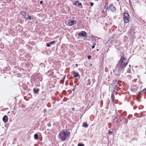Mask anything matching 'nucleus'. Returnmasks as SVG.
<instances>
[{"label": "nucleus", "mask_w": 146, "mask_h": 146, "mask_svg": "<svg viewBox=\"0 0 146 146\" xmlns=\"http://www.w3.org/2000/svg\"><path fill=\"white\" fill-rule=\"evenodd\" d=\"M76 67H77L78 66V64H76Z\"/></svg>", "instance_id": "36"}, {"label": "nucleus", "mask_w": 146, "mask_h": 146, "mask_svg": "<svg viewBox=\"0 0 146 146\" xmlns=\"http://www.w3.org/2000/svg\"><path fill=\"white\" fill-rule=\"evenodd\" d=\"M113 132L111 131H109L108 132V134L109 135L112 134H113Z\"/></svg>", "instance_id": "25"}, {"label": "nucleus", "mask_w": 146, "mask_h": 146, "mask_svg": "<svg viewBox=\"0 0 146 146\" xmlns=\"http://www.w3.org/2000/svg\"><path fill=\"white\" fill-rule=\"evenodd\" d=\"M76 20H70L68 23V24L70 26H71L76 24Z\"/></svg>", "instance_id": "7"}, {"label": "nucleus", "mask_w": 146, "mask_h": 146, "mask_svg": "<svg viewBox=\"0 0 146 146\" xmlns=\"http://www.w3.org/2000/svg\"><path fill=\"white\" fill-rule=\"evenodd\" d=\"M106 10H109V9H110L109 8V7H107L106 8Z\"/></svg>", "instance_id": "35"}, {"label": "nucleus", "mask_w": 146, "mask_h": 146, "mask_svg": "<svg viewBox=\"0 0 146 146\" xmlns=\"http://www.w3.org/2000/svg\"><path fill=\"white\" fill-rule=\"evenodd\" d=\"M90 5L92 6H93V5L94 3H90Z\"/></svg>", "instance_id": "32"}, {"label": "nucleus", "mask_w": 146, "mask_h": 146, "mask_svg": "<svg viewBox=\"0 0 146 146\" xmlns=\"http://www.w3.org/2000/svg\"><path fill=\"white\" fill-rule=\"evenodd\" d=\"M109 8L110 9L111 11H113V10H115V8L113 6L111 5L109 7Z\"/></svg>", "instance_id": "15"}, {"label": "nucleus", "mask_w": 146, "mask_h": 146, "mask_svg": "<svg viewBox=\"0 0 146 146\" xmlns=\"http://www.w3.org/2000/svg\"><path fill=\"white\" fill-rule=\"evenodd\" d=\"M78 36H80L86 38L87 37V34H86V32L85 31H82L78 33Z\"/></svg>", "instance_id": "5"}, {"label": "nucleus", "mask_w": 146, "mask_h": 146, "mask_svg": "<svg viewBox=\"0 0 146 146\" xmlns=\"http://www.w3.org/2000/svg\"><path fill=\"white\" fill-rule=\"evenodd\" d=\"M72 74L73 75L74 77L75 78H78L79 79L80 78V75L77 72H76L74 71H72L71 72Z\"/></svg>", "instance_id": "6"}, {"label": "nucleus", "mask_w": 146, "mask_h": 146, "mask_svg": "<svg viewBox=\"0 0 146 146\" xmlns=\"http://www.w3.org/2000/svg\"><path fill=\"white\" fill-rule=\"evenodd\" d=\"M129 67L131 66V64H129Z\"/></svg>", "instance_id": "37"}, {"label": "nucleus", "mask_w": 146, "mask_h": 146, "mask_svg": "<svg viewBox=\"0 0 146 146\" xmlns=\"http://www.w3.org/2000/svg\"><path fill=\"white\" fill-rule=\"evenodd\" d=\"M34 138L35 139H38V135L37 134H35L34 135Z\"/></svg>", "instance_id": "19"}, {"label": "nucleus", "mask_w": 146, "mask_h": 146, "mask_svg": "<svg viewBox=\"0 0 146 146\" xmlns=\"http://www.w3.org/2000/svg\"><path fill=\"white\" fill-rule=\"evenodd\" d=\"M27 14H28L23 11H22L20 13V14L24 16L25 18H26V19H27Z\"/></svg>", "instance_id": "13"}, {"label": "nucleus", "mask_w": 146, "mask_h": 146, "mask_svg": "<svg viewBox=\"0 0 146 146\" xmlns=\"http://www.w3.org/2000/svg\"><path fill=\"white\" fill-rule=\"evenodd\" d=\"M65 76H64V77H63V78H62V80H64L65 79Z\"/></svg>", "instance_id": "31"}, {"label": "nucleus", "mask_w": 146, "mask_h": 146, "mask_svg": "<svg viewBox=\"0 0 146 146\" xmlns=\"http://www.w3.org/2000/svg\"><path fill=\"white\" fill-rule=\"evenodd\" d=\"M48 73H52V74H53V72L52 71H48Z\"/></svg>", "instance_id": "30"}, {"label": "nucleus", "mask_w": 146, "mask_h": 146, "mask_svg": "<svg viewBox=\"0 0 146 146\" xmlns=\"http://www.w3.org/2000/svg\"><path fill=\"white\" fill-rule=\"evenodd\" d=\"M44 112H45L46 111V110L45 109H44Z\"/></svg>", "instance_id": "33"}, {"label": "nucleus", "mask_w": 146, "mask_h": 146, "mask_svg": "<svg viewBox=\"0 0 146 146\" xmlns=\"http://www.w3.org/2000/svg\"><path fill=\"white\" fill-rule=\"evenodd\" d=\"M27 19H29L30 20H31L32 18V17L31 16H29L28 14H27Z\"/></svg>", "instance_id": "22"}, {"label": "nucleus", "mask_w": 146, "mask_h": 146, "mask_svg": "<svg viewBox=\"0 0 146 146\" xmlns=\"http://www.w3.org/2000/svg\"><path fill=\"white\" fill-rule=\"evenodd\" d=\"M39 91V88H38L37 89H36L35 88H34L33 91L35 94H37Z\"/></svg>", "instance_id": "17"}, {"label": "nucleus", "mask_w": 146, "mask_h": 146, "mask_svg": "<svg viewBox=\"0 0 146 146\" xmlns=\"http://www.w3.org/2000/svg\"><path fill=\"white\" fill-rule=\"evenodd\" d=\"M98 50H98V49H97V51H98Z\"/></svg>", "instance_id": "41"}, {"label": "nucleus", "mask_w": 146, "mask_h": 146, "mask_svg": "<svg viewBox=\"0 0 146 146\" xmlns=\"http://www.w3.org/2000/svg\"><path fill=\"white\" fill-rule=\"evenodd\" d=\"M128 63V60H126V58L124 57H121L118 64H127Z\"/></svg>", "instance_id": "4"}, {"label": "nucleus", "mask_w": 146, "mask_h": 146, "mask_svg": "<svg viewBox=\"0 0 146 146\" xmlns=\"http://www.w3.org/2000/svg\"><path fill=\"white\" fill-rule=\"evenodd\" d=\"M19 77H20V75H19Z\"/></svg>", "instance_id": "39"}, {"label": "nucleus", "mask_w": 146, "mask_h": 146, "mask_svg": "<svg viewBox=\"0 0 146 146\" xmlns=\"http://www.w3.org/2000/svg\"><path fill=\"white\" fill-rule=\"evenodd\" d=\"M91 84V80L90 79H88V83L87 84V85H90Z\"/></svg>", "instance_id": "20"}, {"label": "nucleus", "mask_w": 146, "mask_h": 146, "mask_svg": "<svg viewBox=\"0 0 146 146\" xmlns=\"http://www.w3.org/2000/svg\"><path fill=\"white\" fill-rule=\"evenodd\" d=\"M70 135V131L66 130L65 131H61L59 133V135L62 141H64L67 139Z\"/></svg>", "instance_id": "1"}, {"label": "nucleus", "mask_w": 146, "mask_h": 146, "mask_svg": "<svg viewBox=\"0 0 146 146\" xmlns=\"http://www.w3.org/2000/svg\"><path fill=\"white\" fill-rule=\"evenodd\" d=\"M145 74H146V72L145 73Z\"/></svg>", "instance_id": "40"}, {"label": "nucleus", "mask_w": 146, "mask_h": 146, "mask_svg": "<svg viewBox=\"0 0 146 146\" xmlns=\"http://www.w3.org/2000/svg\"><path fill=\"white\" fill-rule=\"evenodd\" d=\"M111 98L112 100L114 99V95L113 93H112L111 95Z\"/></svg>", "instance_id": "21"}, {"label": "nucleus", "mask_w": 146, "mask_h": 146, "mask_svg": "<svg viewBox=\"0 0 146 146\" xmlns=\"http://www.w3.org/2000/svg\"><path fill=\"white\" fill-rule=\"evenodd\" d=\"M95 45H96V43H94L93 44V45L92 46V49H93L95 47Z\"/></svg>", "instance_id": "28"}, {"label": "nucleus", "mask_w": 146, "mask_h": 146, "mask_svg": "<svg viewBox=\"0 0 146 146\" xmlns=\"http://www.w3.org/2000/svg\"><path fill=\"white\" fill-rule=\"evenodd\" d=\"M127 64H117L116 70L121 72L126 66Z\"/></svg>", "instance_id": "2"}, {"label": "nucleus", "mask_w": 146, "mask_h": 146, "mask_svg": "<svg viewBox=\"0 0 146 146\" xmlns=\"http://www.w3.org/2000/svg\"><path fill=\"white\" fill-rule=\"evenodd\" d=\"M116 87L113 86H111L110 87L109 90L113 92L115 91Z\"/></svg>", "instance_id": "11"}, {"label": "nucleus", "mask_w": 146, "mask_h": 146, "mask_svg": "<svg viewBox=\"0 0 146 146\" xmlns=\"http://www.w3.org/2000/svg\"><path fill=\"white\" fill-rule=\"evenodd\" d=\"M76 85H75L73 88V89H72V90L74 92L75 91V89L76 88Z\"/></svg>", "instance_id": "23"}, {"label": "nucleus", "mask_w": 146, "mask_h": 146, "mask_svg": "<svg viewBox=\"0 0 146 146\" xmlns=\"http://www.w3.org/2000/svg\"><path fill=\"white\" fill-rule=\"evenodd\" d=\"M113 72H114V74L115 75H116L117 76L119 75V73L120 72H121L120 71H119V70H116V68H115V69L113 70Z\"/></svg>", "instance_id": "12"}, {"label": "nucleus", "mask_w": 146, "mask_h": 146, "mask_svg": "<svg viewBox=\"0 0 146 146\" xmlns=\"http://www.w3.org/2000/svg\"><path fill=\"white\" fill-rule=\"evenodd\" d=\"M43 3V1H40V3L41 4H42Z\"/></svg>", "instance_id": "34"}, {"label": "nucleus", "mask_w": 146, "mask_h": 146, "mask_svg": "<svg viewBox=\"0 0 146 146\" xmlns=\"http://www.w3.org/2000/svg\"><path fill=\"white\" fill-rule=\"evenodd\" d=\"M64 82V80H62V79L60 81V83L61 84H63Z\"/></svg>", "instance_id": "24"}, {"label": "nucleus", "mask_w": 146, "mask_h": 146, "mask_svg": "<svg viewBox=\"0 0 146 146\" xmlns=\"http://www.w3.org/2000/svg\"><path fill=\"white\" fill-rule=\"evenodd\" d=\"M118 84V82L116 80H114L113 82L111 84V86L117 87Z\"/></svg>", "instance_id": "8"}, {"label": "nucleus", "mask_w": 146, "mask_h": 146, "mask_svg": "<svg viewBox=\"0 0 146 146\" xmlns=\"http://www.w3.org/2000/svg\"><path fill=\"white\" fill-rule=\"evenodd\" d=\"M91 58V56H88V59H90Z\"/></svg>", "instance_id": "29"}, {"label": "nucleus", "mask_w": 146, "mask_h": 146, "mask_svg": "<svg viewBox=\"0 0 146 146\" xmlns=\"http://www.w3.org/2000/svg\"><path fill=\"white\" fill-rule=\"evenodd\" d=\"M47 125L49 127H50L51 125L50 123H47Z\"/></svg>", "instance_id": "26"}, {"label": "nucleus", "mask_w": 146, "mask_h": 146, "mask_svg": "<svg viewBox=\"0 0 146 146\" xmlns=\"http://www.w3.org/2000/svg\"><path fill=\"white\" fill-rule=\"evenodd\" d=\"M73 4L74 5H78L79 7H81L82 6L81 3H79L78 1H74Z\"/></svg>", "instance_id": "9"}, {"label": "nucleus", "mask_w": 146, "mask_h": 146, "mask_svg": "<svg viewBox=\"0 0 146 146\" xmlns=\"http://www.w3.org/2000/svg\"><path fill=\"white\" fill-rule=\"evenodd\" d=\"M55 43V41H53L49 43H47V45H46L48 47H50V44H51L53 43Z\"/></svg>", "instance_id": "18"}, {"label": "nucleus", "mask_w": 146, "mask_h": 146, "mask_svg": "<svg viewBox=\"0 0 146 146\" xmlns=\"http://www.w3.org/2000/svg\"><path fill=\"white\" fill-rule=\"evenodd\" d=\"M88 125L86 122H84L83 123L82 127L85 128H87L88 127Z\"/></svg>", "instance_id": "14"}, {"label": "nucleus", "mask_w": 146, "mask_h": 146, "mask_svg": "<svg viewBox=\"0 0 146 146\" xmlns=\"http://www.w3.org/2000/svg\"><path fill=\"white\" fill-rule=\"evenodd\" d=\"M146 92V88L143 89L142 91L139 92V94H144Z\"/></svg>", "instance_id": "16"}, {"label": "nucleus", "mask_w": 146, "mask_h": 146, "mask_svg": "<svg viewBox=\"0 0 146 146\" xmlns=\"http://www.w3.org/2000/svg\"><path fill=\"white\" fill-rule=\"evenodd\" d=\"M3 121L4 123H6L8 121V117L7 115H5L3 118Z\"/></svg>", "instance_id": "10"}, {"label": "nucleus", "mask_w": 146, "mask_h": 146, "mask_svg": "<svg viewBox=\"0 0 146 146\" xmlns=\"http://www.w3.org/2000/svg\"><path fill=\"white\" fill-rule=\"evenodd\" d=\"M92 65V64H90V66H91Z\"/></svg>", "instance_id": "38"}, {"label": "nucleus", "mask_w": 146, "mask_h": 146, "mask_svg": "<svg viewBox=\"0 0 146 146\" xmlns=\"http://www.w3.org/2000/svg\"><path fill=\"white\" fill-rule=\"evenodd\" d=\"M84 145L83 144H78V146H84Z\"/></svg>", "instance_id": "27"}, {"label": "nucleus", "mask_w": 146, "mask_h": 146, "mask_svg": "<svg viewBox=\"0 0 146 146\" xmlns=\"http://www.w3.org/2000/svg\"><path fill=\"white\" fill-rule=\"evenodd\" d=\"M124 21L125 23H127L129 21V16L127 13H124L123 15Z\"/></svg>", "instance_id": "3"}]
</instances>
